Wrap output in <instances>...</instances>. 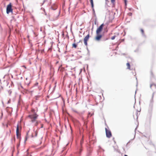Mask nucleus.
<instances>
[{"label": "nucleus", "instance_id": "obj_8", "mask_svg": "<svg viewBox=\"0 0 156 156\" xmlns=\"http://www.w3.org/2000/svg\"><path fill=\"white\" fill-rule=\"evenodd\" d=\"M51 9L53 10H55L57 9V6L56 5H54L51 7Z\"/></svg>", "mask_w": 156, "mask_h": 156}, {"label": "nucleus", "instance_id": "obj_10", "mask_svg": "<svg viewBox=\"0 0 156 156\" xmlns=\"http://www.w3.org/2000/svg\"><path fill=\"white\" fill-rule=\"evenodd\" d=\"M77 46V45L75 43H73L72 44V48H76Z\"/></svg>", "mask_w": 156, "mask_h": 156}, {"label": "nucleus", "instance_id": "obj_7", "mask_svg": "<svg viewBox=\"0 0 156 156\" xmlns=\"http://www.w3.org/2000/svg\"><path fill=\"white\" fill-rule=\"evenodd\" d=\"M90 2L91 5V7L93 9V10L94 11V5L93 4V0H90Z\"/></svg>", "mask_w": 156, "mask_h": 156}, {"label": "nucleus", "instance_id": "obj_1", "mask_svg": "<svg viewBox=\"0 0 156 156\" xmlns=\"http://www.w3.org/2000/svg\"><path fill=\"white\" fill-rule=\"evenodd\" d=\"M37 111L33 108H32L31 110L30 114L27 116L30 120L32 122L36 121L38 116V115L37 114Z\"/></svg>", "mask_w": 156, "mask_h": 156}, {"label": "nucleus", "instance_id": "obj_9", "mask_svg": "<svg viewBox=\"0 0 156 156\" xmlns=\"http://www.w3.org/2000/svg\"><path fill=\"white\" fill-rule=\"evenodd\" d=\"M126 66H127V69H128L129 70H131V68H130V64L129 62H127V63H126Z\"/></svg>", "mask_w": 156, "mask_h": 156}, {"label": "nucleus", "instance_id": "obj_18", "mask_svg": "<svg viewBox=\"0 0 156 156\" xmlns=\"http://www.w3.org/2000/svg\"><path fill=\"white\" fill-rule=\"evenodd\" d=\"M82 147H81V148L80 149V151H79V153L80 154L81 152L82 151Z\"/></svg>", "mask_w": 156, "mask_h": 156}, {"label": "nucleus", "instance_id": "obj_4", "mask_svg": "<svg viewBox=\"0 0 156 156\" xmlns=\"http://www.w3.org/2000/svg\"><path fill=\"white\" fill-rule=\"evenodd\" d=\"M90 37V34H89L87 35L84 38L83 41L85 45L86 46H87V41H88Z\"/></svg>", "mask_w": 156, "mask_h": 156}, {"label": "nucleus", "instance_id": "obj_12", "mask_svg": "<svg viewBox=\"0 0 156 156\" xmlns=\"http://www.w3.org/2000/svg\"><path fill=\"white\" fill-rule=\"evenodd\" d=\"M153 86H154V87H156V85L154 83H152L151 84V85H150V87L151 88H152V87Z\"/></svg>", "mask_w": 156, "mask_h": 156}, {"label": "nucleus", "instance_id": "obj_17", "mask_svg": "<svg viewBox=\"0 0 156 156\" xmlns=\"http://www.w3.org/2000/svg\"><path fill=\"white\" fill-rule=\"evenodd\" d=\"M115 37H116V36H115V35L112 36V37H111V39L112 40H114V39H115Z\"/></svg>", "mask_w": 156, "mask_h": 156}, {"label": "nucleus", "instance_id": "obj_6", "mask_svg": "<svg viewBox=\"0 0 156 156\" xmlns=\"http://www.w3.org/2000/svg\"><path fill=\"white\" fill-rule=\"evenodd\" d=\"M16 135L17 137L18 138H20V133L19 132V127L18 125H17V126L16 127Z\"/></svg>", "mask_w": 156, "mask_h": 156}, {"label": "nucleus", "instance_id": "obj_23", "mask_svg": "<svg viewBox=\"0 0 156 156\" xmlns=\"http://www.w3.org/2000/svg\"><path fill=\"white\" fill-rule=\"evenodd\" d=\"M29 132V131H28V132L27 133V135H28V133Z\"/></svg>", "mask_w": 156, "mask_h": 156}, {"label": "nucleus", "instance_id": "obj_19", "mask_svg": "<svg viewBox=\"0 0 156 156\" xmlns=\"http://www.w3.org/2000/svg\"><path fill=\"white\" fill-rule=\"evenodd\" d=\"M155 94H155V93H154V94H153V97H153H153H154V96Z\"/></svg>", "mask_w": 156, "mask_h": 156}, {"label": "nucleus", "instance_id": "obj_16", "mask_svg": "<svg viewBox=\"0 0 156 156\" xmlns=\"http://www.w3.org/2000/svg\"><path fill=\"white\" fill-rule=\"evenodd\" d=\"M115 1V0H111V2L113 4V5H114V4Z\"/></svg>", "mask_w": 156, "mask_h": 156}, {"label": "nucleus", "instance_id": "obj_5", "mask_svg": "<svg viewBox=\"0 0 156 156\" xmlns=\"http://www.w3.org/2000/svg\"><path fill=\"white\" fill-rule=\"evenodd\" d=\"M105 129L106 136L109 138H110L112 136V134L111 131L106 128H105Z\"/></svg>", "mask_w": 156, "mask_h": 156}, {"label": "nucleus", "instance_id": "obj_24", "mask_svg": "<svg viewBox=\"0 0 156 156\" xmlns=\"http://www.w3.org/2000/svg\"><path fill=\"white\" fill-rule=\"evenodd\" d=\"M124 156H128V155H124Z\"/></svg>", "mask_w": 156, "mask_h": 156}, {"label": "nucleus", "instance_id": "obj_21", "mask_svg": "<svg viewBox=\"0 0 156 156\" xmlns=\"http://www.w3.org/2000/svg\"><path fill=\"white\" fill-rule=\"evenodd\" d=\"M35 133H36V136L37 135V133L36 131V132Z\"/></svg>", "mask_w": 156, "mask_h": 156}, {"label": "nucleus", "instance_id": "obj_20", "mask_svg": "<svg viewBox=\"0 0 156 156\" xmlns=\"http://www.w3.org/2000/svg\"><path fill=\"white\" fill-rule=\"evenodd\" d=\"M90 115V113H89L88 114V116H89V115Z\"/></svg>", "mask_w": 156, "mask_h": 156}, {"label": "nucleus", "instance_id": "obj_3", "mask_svg": "<svg viewBox=\"0 0 156 156\" xmlns=\"http://www.w3.org/2000/svg\"><path fill=\"white\" fill-rule=\"evenodd\" d=\"M12 5L11 3H10L7 6L6 8V13L9 14L10 12H12Z\"/></svg>", "mask_w": 156, "mask_h": 156}, {"label": "nucleus", "instance_id": "obj_15", "mask_svg": "<svg viewBox=\"0 0 156 156\" xmlns=\"http://www.w3.org/2000/svg\"><path fill=\"white\" fill-rule=\"evenodd\" d=\"M35 122H36L35 125L37 126L38 123H39V121H37V119L36 120V121H35Z\"/></svg>", "mask_w": 156, "mask_h": 156}, {"label": "nucleus", "instance_id": "obj_11", "mask_svg": "<svg viewBox=\"0 0 156 156\" xmlns=\"http://www.w3.org/2000/svg\"><path fill=\"white\" fill-rule=\"evenodd\" d=\"M150 74L151 77H153L154 76V74L152 71H151L150 72Z\"/></svg>", "mask_w": 156, "mask_h": 156}, {"label": "nucleus", "instance_id": "obj_2", "mask_svg": "<svg viewBox=\"0 0 156 156\" xmlns=\"http://www.w3.org/2000/svg\"><path fill=\"white\" fill-rule=\"evenodd\" d=\"M104 26V24L103 23L101 24L99 27L97 28L96 31V35L95 38V39L97 41H100L102 37V35L101 34V32L102 31Z\"/></svg>", "mask_w": 156, "mask_h": 156}, {"label": "nucleus", "instance_id": "obj_25", "mask_svg": "<svg viewBox=\"0 0 156 156\" xmlns=\"http://www.w3.org/2000/svg\"><path fill=\"white\" fill-rule=\"evenodd\" d=\"M1 80H0V83H1Z\"/></svg>", "mask_w": 156, "mask_h": 156}, {"label": "nucleus", "instance_id": "obj_14", "mask_svg": "<svg viewBox=\"0 0 156 156\" xmlns=\"http://www.w3.org/2000/svg\"><path fill=\"white\" fill-rule=\"evenodd\" d=\"M140 31L141 33H142V34H144V31L143 30V29H141L140 30Z\"/></svg>", "mask_w": 156, "mask_h": 156}, {"label": "nucleus", "instance_id": "obj_13", "mask_svg": "<svg viewBox=\"0 0 156 156\" xmlns=\"http://www.w3.org/2000/svg\"><path fill=\"white\" fill-rule=\"evenodd\" d=\"M83 138H82L81 139V140L80 141V144L81 146V147L82 146V144L83 143Z\"/></svg>", "mask_w": 156, "mask_h": 156}, {"label": "nucleus", "instance_id": "obj_22", "mask_svg": "<svg viewBox=\"0 0 156 156\" xmlns=\"http://www.w3.org/2000/svg\"><path fill=\"white\" fill-rule=\"evenodd\" d=\"M23 67H24V68H25V69L26 68V67H25V66H23Z\"/></svg>", "mask_w": 156, "mask_h": 156}]
</instances>
